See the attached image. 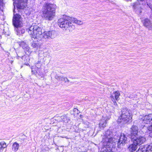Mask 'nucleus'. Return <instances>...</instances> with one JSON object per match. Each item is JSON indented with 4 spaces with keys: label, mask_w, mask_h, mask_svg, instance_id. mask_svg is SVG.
<instances>
[{
    "label": "nucleus",
    "mask_w": 152,
    "mask_h": 152,
    "mask_svg": "<svg viewBox=\"0 0 152 152\" xmlns=\"http://www.w3.org/2000/svg\"><path fill=\"white\" fill-rule=\"evenodd\" d=\"M58 22V25L63 30L67 29L71 31L75 28V26L72 23L79 25L83 24L82 21L66 15H64L63 18L59 19Z\"/></svg>",
    "instance_id": "nucleus-1"
},
{
    "label": "nucleus",
    "mask_w": 152,
    "mask_h": 152,
    "mask_svg": "<svg viewBox=\"0 0 152 152\" xmlns=\"http://www.w3.org/2000/svg\"><path fill=\"white\" fill-rule=\"evenodd\" d=\"M55 10L54 5L46 3L44 5L42 9V18L47 20H52L55 16Z\"/></svg>",
    "instance_id": "nucleus-2"
},
{
    "label": "nucleus",
    "mask_w": 152,
    "mask_h": 152,
    "mask_svg": "<svg viewBox=\"0 0 152 152\" xmlns=\"http://www.w3.org/2000/svg\"><path fill=\"white\" fill-rule=\"evenodd\" d=\"M117 140H116V137H115L113 138V134L112 131L108 130L104 134L102 137L103 146H111L112 145H115Z\"/></svg>",
    "instance_id": "nucleus-3"
},
{
    "label": "nucleus",
    "mask_w": 152,
    "mask_h": 152,
    "mask_svg": "<svg viewBox=\"0 0 152 152\" xmlns=\"http://www.w3.org/2000/svg\"><path fill=\"white\" fill-rule=\"evenodd\" d=\"M132 118V114L131 111L126 108H123L121 109V115L118 119V122L122 124H124Z\"/></svg>",
    "instance_id": "nucleus-4"
},
{
    "label": "nucleus",
    "mask_w": 152,
    "mask_h": 152,
    "mask_svg": "<svg viewBox=\"0 0 152 152\" xmlns=\"http://www.w3.org/2000/svg\"><path fill=\"white\" fill-rule=\"evenodd\" d=\"M27 30L34 38H37L42 34L41 28L37 25L31 26Z\"/></svg>",
    "instance_id": "nucleus-5"
},
{
    "label": "nucleus",
    "mask_w": 152,
    "mask_h": 152,
    "mask_svg": "<svg viewBox=\"0 0 152 152\" xmlns=\"http://www.w3.org/2000/svg\"><path fill=\"white\" fill-rule=\"evenodd\" d=\"M14 16L12 20L13 24L15 27H21L22 26V18L21 16L18 14H14L15 9L13 10Z\"/></svg>",
    "instance_id": "nucleus-6"
},
{
    "label": "nucleus",
    "mask_w": 152,
    "mask_h": 152,
    "mask_svg": "<svg viewBox=\"0 0 152 152\" xmlns=\"http://www.w3.org/2000/svg\"><path fill=\"white\" fill-rule=\"evenodd\" d=\"M13 1L14 8L16 6L18 9H23L26 6L27 0H13Z\"/></svg>",
    "instance_id": "nucleus-7"
},
{
    "label": "nucleus",
    "mask_w": 152,
    "mask_h": 152,
    "mask_svg": "<svg viewBox=\"0 0 152 152\" xmlns=\"http://www.w3.org/2000/svg\"><path fill=\"white\" fill-rule=\"evenodd\" d=\"M127 138L126 135L122 133L120 137H118L117 138H116V140H117L115 144L117 143L118 148H121V146L124 145L126 142Z\"/></svg>",
    "instance_id": "nucleus-8"
},
{
    "label": "nucleus",
    "mask_w": 152,
    "mask_h": 152,
    "mask_svg": "<svg viewBox=\"0 0 152 152\" xmlns=\"http://www.w3.org/2000/svg\"><path fill=\"white\" fill-rule=\"evenodd\" d=\"M37 64L38 63L36 64L35 68H33V66L31 67L32 74H34L36 76L38 75L40 77H42L44 75L43 73L42 72L41 69L40 68V66L39 67L37 66Z\"/></svg>",
    "instance_id": "nucleus-9"
},
{
    "label": "nucleus",
    "mask_w": 152,
    "mask_h": 152,
    "mask_svg": "<svg viewBox=\"0 0 152 152\" xmlns=\"http://www.w3.org/2000/svg\"><path fill=\"white\" fill-rule=\"evenodd\" d=\"M133 143L136 144L137 145H140L145 142L146 141L145 138L142 136H139L134 137L132 139Z\"/></svg>",
    "instance_id": "nucleus-10"
},
{
    "label": "nucleus",
    "mask_w": 152,
    "mask_h": 152,
    "mask_svg": "<svg viewBox=\"0 0 152 152\" xmlns=\"http://www.w3.org/2000/svg\"><path fill=\"white\" fill-rule=\"evenodd\" d=\"M143 25L149 30L152 29V23L151 21L148 18H145L142 21Z\"/></svg>",
    "instance_id": "nucleus-11"
},
{
    "label": "nucleus",
    "mask_w": 152,
    "mask_h": 152,
    "mask_svg": "<svg viewBox=\"0 0 152 152\" xmlns=\"http://www.w3.org/2000/svg\"><path fill=\"white\" fill-rule=\"evenodd\" d=\"M142 121L144 123L148 124L152 123V114L146 115L142 118Z\"/></svg>",
    "instance_id": "nucleus-12"
},
{
    "label": "nucleus",
    "mask_w": 152,
    "mask_h": 152,
    "mask_svg": "<svg viewBox=\"0 0 152 152\" xmlns=\"http://www.w3.org/2000/svg\"><path fill=\"white\" fill-rule=\"evenodd\" d=\"M138 128L135 126H132L131 130V138H134V137L138 135Z\"/></svg>",
    "instance_id": "nucleus-13"
},
{
    "label": "nucleus",
    "mask_w": 152,
    "mask_h": 152,
    "mask_svg": "<svg viewBox=\"0 0 152 152\" xmlns=\"http://www.w3.org/2000/svg\"><path fill=\"white\" fill-rule=\"evenodd\" d=\"M20 27H15V29L17 35L19 36H21L25 32V29L21 28Z\"/></svg>",
    "instance_id": "nucleus-14"
},
{
    "label": "nucleus",
    "mask_w": 152,
    "mask_h": 152,
    "mask_svg": "<svg viewBox=\"0 0 152 152\" xmlns=\"http://www.w3.org/2000/svg\"><path fill=\"white\" fill-rule=\"evenodd\" d=\"M133 7L137 14H139L142 12L141 8L138 3H134Z\"/></svg>",
    "instance_id": "nucleus-15"
},
{
    "label": "nucleus",
    "mask_w": 152,
    "mask_h": 152,
    "mask_svg": "<svg viewBox=\"0 0 152 152\" xmlns=\"http://www.w3.org/2000/svg\"><path fill=\"white\" fill-rule=\"evenodd\" d=\"M120 95V93L118 91H116L113 92L112 94L111 97L113 101L115 102V100H118L119 96Z\"/></svg>",
    "instance_id": "nucleus-16"
},
{
    "label": "nucleus",
    "mask_w": 152,
    "mask_h": 152,
    "mask_svg": "<svg viewBox=\"0 0 152 152\" xmlns=\"http://www.w3.org/2000/svg\"><path fill=\"white\" fill-rule=\"evenodd\" d=\"M137 145L133 143L130 144L128 147L129 150L130 152H133L136 150L137 148Z\"/></svg>",
    "instance_id": "nucleus-17"
},
{
    "label": "nucleus",
    "mask_w": 152,
    "mask_h": 152,
    "mask_svg": "<svg viewBox=\"0 0 152 152\" xmlns=\"http://www.w3.org/2000/svg\"><path fill=\"white\" fill-rule=\"evenodd\" d=\"M19 145L17 142L14 143L12 146V150L14 152H16L18 149Z\"/></svg>",
    "instance_id": "nucleus-18"
},
{
    "label": "nucleus",
    "mask_w": 152,
    "mask_h": 152,
    "mask_svg": "<svg viewBox=\"0 0 152 152\" xmlns=\"http://www.w3.org/2000/svg\"><path fill=\"white\" fill-rule=\"evenodd\" d=\"M136 152H148L147 149V145L141 147Z\"/></svg>",
    "instance_id": "nucleus-19"
},
{
    "label": "nucleus",
    "mask_w": 152,
    "mask_h": 152,
    "mask_svg": "<svg viewBox=\"0 0 152 152\" xmlns=\"http://www.w3.org/2000/svg\"><path fill=\"white\" fill-rule=\"evenodd\" d=\"M20 45L24 49H26V50H28L29 47L28 45L24 42H22L20 43Z\"/></svg>",
    "instance_id": "nucleus-20"
},
{
    "label": "nucleus",
    "mask_w": 152,
    "mask_h": 152,
    "mask_svg": "<svg viewBox=\"0 0 152 152\" xmlns=\"http://www.w3.org/2000/svg\"><path fill=\"white\" fill-rule=\"evenodd\" d=\"M106 124L107 121L106 120H101L99 124V127L100 128L102 127L103 128L106 126Z\"/></svg>",
    "instance_id": "nucleus-21"
},
{
    "label": "nucleus",
    "mask_w": 152,
    "mask_h": 152,
    "mask_svg": "<svg viewBox=\"0 0 152 152\" xmlns=\"http://www.w3.org/2000/svg\"><path fill=\"white\" fill-rule=\"evenodd\" d=\"M49 35L50 38H53L56 36V34L55 31H48Z\"/></svg>",
    "instance_id": "nucleus-22"
},
{
    "label": "nucleus",
    "mask_w": 152,
    "mask_h": 152,
    "mask_svg": "<svg viewBox=\"0 0 152 152\" xmlns=\"http://www.w3.org/2000/svg\"><path fill=\"white\" fill-rule=\"evenodd\" d=\"M7 147V145L4 141H2L0 142V152L1 150L6 148Z\"/></svg>",
    "instance_id": "nucleus-23"
},
{
    "label": "nucleus",
    "mask_w": 152,
    "mask_h": 152,
    "mask_svg": "<svg viewBox=\"0 0 152 152\" xmlns=\"http://www.w3.org/2000/svg\"><path fill=\"white\" fill-rule=\"evenodd\" d=\"M61 118L62 120V121H63L65 123H67L70 121V119L68 118L66 116H61Z\"/></svg>",
    "instance_id": "nucleus-24"
},
{
    "label": "nucleus",
    "mask_w": 152,
    "mask_h": 152,
    "mask_svg": "<svg viewBox=\"0 0 152 152\" xmlns=\"http://www.w3.org/2000/svg\"><path fill=\"white\" fill-rule=\"evenodd\" d=\"M48 31H45L44 33L43 34V37L45 39H48L50 38L49 35Z\"/></svg>",
    "instance_id": "nucleus-25"
},
{
    "label": "nucleus",
    "mask_w": 152,
    "mask_h": 152,
    "mask_svg": "<svg viewBox=\"0 0 152 152\" xmlns=\"http://www.w3.org/2000/svg\"><path fill=\"white\" fill-rule=\"evenodd\" d=\"M31 46L33 48H37L39 47V44L38 43L32 42L31 43Z\"/></svg>",
    "instance_id": "nucleus-26"
},
{
    "label": "nucleus",
    "mask_w": 152,
    "mask_h": 152,
    "mask_svg": "<svg viewBox=\"0 0 152 152\" xmlns=\"http://www.w3.org/2000/svg\"><path fill=\"white\" fill-rule=\"evenodd\" d=\"M64 76H58L56 75L55 76V78L58 80L62 81Z\"/></svg>",
    "instance_id": "nucleus-27"
},
{
    "label": "nucleus",
    "mask_w": 152,
    "mask_h": 152,
    "mask_svg": "<svg viewBox=\"0 0 152 152\" xmlns=\"http://www.w3.org/2000/svg\"><path fill=\"white\" fill-rule=\"evenodd\" d=\"M147 148L148 152H149L150 151H152V143H151L149 145H147Z\"/></svg>",
    "instance_id": "nucleus-28"
},
{
    "label": "nucleus",
    "mask_w": 152,
    "mask_h": 152,
    "mask_svg": "<svg viewBox=\"0 0 152 152\" xmlns=\"http://www.w3.org/2000/svg\"><path fill=\"white\" fill-rule=\"evenodd\" d=\"M62 81H64L65 83L69 82V80L66 77H63V80Z\"/></svg>",
    "instance_id": "nucleus-29"
},
{
    "label": "nucleus",
    "mask_w": 152,
    "mask_h": 152,
    "mask_svg": "<svg viewBox=\"0 0 152 152\" xmlns=\"http://www.w3.org/2000/svg\"><path fill=\"white\" fill-rule=\"evenodd\" d=\"M148 129L149 131L151 132L152 133V124L148 128Z\"/></svg>",
    "instance_id": "nucleus-30"
},
{
    "label": "nucleus",
    "mask_w": 152,
    "mask_h": 152,
    "mask_svg": "<svg viewBox=\"0 0 152 152\" xmlns=\"http://www.w3.org/2000/svg\"><path fill=\"white\" fill-rule=\"evenodd\" d=\"M3 0H0V6H3Z\"/></svg>",
    "instance_id": "nucleus-31"
},
{
    "label": "nucleus",
    "mask_w": 152,
    "mask_h": 152,
    "mask_svg": "<svg viewBox=\"0 0 152 152\" xmlns=\"http://www.w3.org/2000/svg\"><path fill=\"white\" fill-rule=\"evenodd\" d=\"M126 95H127V97H128L129 98H132V97H131V96L129 95V94H128Z\"/></svg>",
    "instance_id": "nucleus-32"
},
{
    "label": "nucleus",
    "mask_w": 152,
    "mask_h": 152,
    "mask_svg": "<svg viewBox=\"0 0 152 152\" xmlns=\"http://www.w3.org/2000/svg\"><path fill=\"white\" fill-rule=\"evenodd\" d=\"M26 65H28V66H30V65H29V64L28 63L27 64H26Z\"/></svg>",
    "instance_id": "nucleus-33"
},
{
    "label": "nucleus",
    "mask_w": 152,
    "mask_h": 152,
    "mask_svg": "<svg viewBox=\"0 0 152 152\" xmlns=\"http://www.w3.org/2000/svg\"><path fill=\"white\" fill-rule=\"evenodd\" d=\"M140 1H144V0H140Z\"/></svg>",
    "instance_id": "nucleus-34"
}]
</instances>
